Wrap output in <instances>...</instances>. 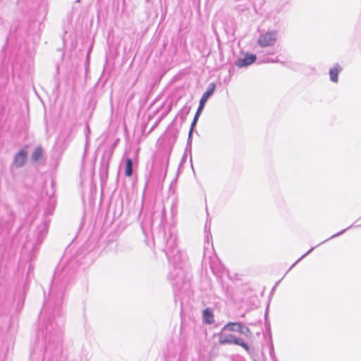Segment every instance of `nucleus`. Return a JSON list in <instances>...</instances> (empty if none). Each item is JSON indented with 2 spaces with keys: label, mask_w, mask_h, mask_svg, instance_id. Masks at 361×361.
<instances>
[{
  "label": "nucleus",
  "mask_w": 361,
  "mask_h": 361,
  "mask_svg": "<svg viewBox=\"0 0 361 361\" xmlns=\"http://www.w3.org/2000/svg\"><path fill=\"white\" fill-rule=\"evenodd\" d=\"M215 87H216V85L214 83H210L209 84V86L208 87V89L207 90V91L203 94V95L202 96L201 99H200V104H199V107L196 111V114L195 115V117H194V119L192 122V124H191V127H190V132H189V136H188V140H190V138H191V135H192V130L194 129V128L196 126V123L198 121V118L201 114V112L204 106V104L205 103L207 102V99L212 95V94L214 93V90H215Z\"/></svg>",
  "instance_id": "obj_1"
},
{
  "label": "nucleus",
  "mask_w": 361,
  "mask_h": 361,
  "mask_svg": "<svg viewBox=\"0 0 361 361\" xmlns=\"http://www.w3.org/2000/svg\"><path fill=\"white\" fill-rule=\"evenodd\" d=\"M277 40V32L275 30L268 31L260 35L257 43L262 47H272Z\"/></svg>",
  "instance_id": "obj_2"
},
{
  "label": "nucleus",
  "mask_w": 361,
  "mask_h": 361,
  "mask_svg": "<svg viewBox=\"0 0 361 361\" xmlns=\"http://www.w3.org/2000/svg\"><path fill=\"white\" fill-rule=\"evenodd\" d=\"M27 159V152L24 149H20L13 158V166L16 168L23 167Z\"/></svg>",
  "instance_id": "obj_3"
},
{
  "label": "nucleus",
  "mask_w": 361,
  "mask_h": 361,
  "mask_svg": "<svg viewBox=\"0 0 361 361\" xmlns=\"http://www.w3.org/2000/svg\"><path fill=\"white\" fill-rule=\"evenodd\" d=\"M256 60V56L255 54H246L245 56L243 59H239L237 62L236 65L238 67H245L247 66L252 63L255 62Z\"/></svg>",
  "instance_id": "obj_4"
},
{
  "label": "nucleus",
  "mask_w": 361,
  "mask_h": 361,
  "mask_svg": "<svg viewBox=\"0 0 361 361\" xmlns=\"http://www.w3.org/2000/svg\"><path fill=\"white\" fill-rule=\"evenodd\" d=\"M235 336L233 334L221 335L219 343L221 344H234Z\"/></svg>",
  "instance_id": "obj_5"
},
{
  "label": "nucleus",
  "mask_w": 361,
  "mask_h": 361,
  "mask_svg": "<svg viewBox=\"0 0 361 361\" xmlns=\"http://www.w3.org/2000/svg\"><path fill=\"white\" fill-rule=\"evenodd\" d=\"M43 156V149L41 147H37L35 149L31 155V159L34 161H38L42 159Z\"/></svg>",
  "instance_id": "obj_6"
},
{
  "label": "nucleus",
  "mask_w": 361,
  "mask_h": 361,
  "mask_svg": "<svg viewBox=\"0 0 361 361\" xmlns=\"http://www.w3.org/2000/svg\"><path fill=\"white\" fill-rule=\"evenodd\" d=\"M341 71V68L338 66H336L330 70L329 75L331 81L334 82L338 81V76Z\"/></svg>",
  "instance_id": "obj_7"
},
{
  "label": "nucleus",
  "mask_w": 361,
  "mask_h": 361,
  "mask_svg": "<svg viewBox=\"0 0 361 361\" xmlns=\"http://www.w3.org/2000/svg\"><path fill=\"white\" fill-rule=\"evenodd\" d=\"M203 318L206 323L211 324L214 322V316L212 312L209 309L203 311Z\"/></svg>",
  "instance_id": "obj_8"
},
{
  "label": "nucleus",
  "mask_w": 361,
  "mask_h": 361,
  "mask_svg": "<svg viewBox=\"0 0 361 361\" xmlns=\"http://www.w3.org/2000/svg\"><path fill=\"white\" fill-rule=\"evenodd\" d=\"M133 174V161L130 158H127L126 159V168H125V175L128 177L131 176Z\"/></svg>",
  "instance_id": "obj_9"
},
{
  "label": "nucleus",
  "mask_w": 361,
  "mask_h": 361,
  "mask_svg": "<svg viewBox=\"0 0 361 361\" xmlns=\"http://www.w3.org/2000/svg\"><path fill=\"white\" fill-rule=\"evenodd\" d=\"M240 323L239 322H229L224 326V330L238 331V329H240Z\"/></svg>",
  "instance_id": "obj_10"
},
{
  "label": "nucleus",
  "mask_w": 361,
  "mask_h": 361,
  "mask_svg": "<svg viewBox=\"0 0 361 361\" xmlns=\"http://www.w3.org/2000/svg\"><path fill=\"white\" fill-rule=\"evenodd\" d=\"M238 331L247 337H251L252 334L250 329L247 326H244L242 323H240V327L238 329Z\"/></svg>",
  "instance_id": "obj_11"
},
{
  "label": "nucleus",
  "mask_w": 361,
  "mask_h": 361,
  "mask_svg": "<svg viewBox=\"0 0 361 361\" xmlns=\"http://www.w3.org/2000/svg\"><path fill=\"white\" fill-rule=\"evenodd\" d=\"M234 344L242 346L245 350L249 351V346L241 339L235 337Z\"/></svg>",
  "instance_id": "obj_12"
},
{
  "label": "nucleus",
  "mask_w": 361,
  "mask_h": 361,
  "mask_svg": "<svg viewBox=\"0 0 361 361\" xmlns=\"http://www.w3.org/2000/svg\"><path fill=\"white\" fill-rule=\"evenodd\" d=\"M262 61L263 63H276V62H278V60H274V59H271V58H269V57L267 56V57H264V58L262 60Z\"/></svg>",
  "instance_id": "obj_13"
},
{
  "label": "nucleus",
  "mask_w": 361,
  "mask_h": 361,
  "mask_svg": "<svg viewBox=\"0 0 361 361\" xmlns=\"http://www.w3.org/2000/svg\"><path fill=\"white\" fill-rule=\"evenodd\" d=\"M313 247H312L307 252H306L305 255H303L299 259H298L290 267V269L294 267L300 260H301L303 257H305L309 252L313 250Z\"/></svg>",
  "instance_id": "obj_14"
}]
</instances>
